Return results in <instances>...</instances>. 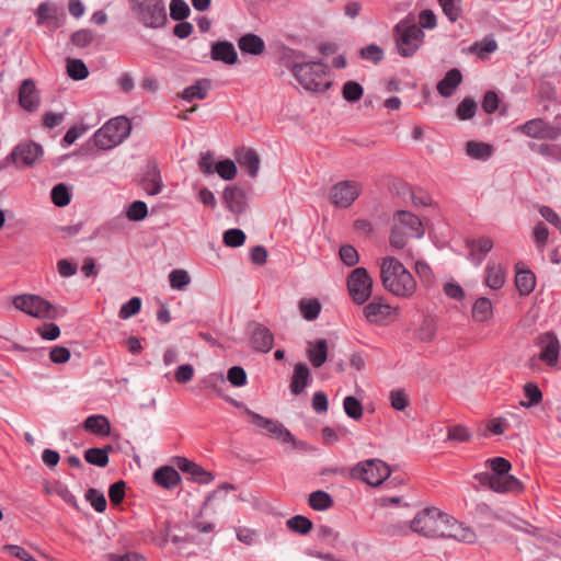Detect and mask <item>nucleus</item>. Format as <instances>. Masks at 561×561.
<instances>
[{"label": "nucleus", "instance_id": "26", "mask_svg": "<svg viewBox=\"0 0 561 561\" xmlns=\"http://www.w3.org/2000/svg\"><path fill=\"white\" fill-rule=\"evenodd\" d=\"M462 76L459 69L453 68L448 70L445 77L437 83V91L442 96H451L461 83Z\"/></svg>", "mask_w": 561, "mask_h": 561}, {"label": "nucleus", "instance_id": "60", "mask_svg": "<svg viewBox=\"0 0 561 561\" xmlns=\"http://www.w3.org/2000/svg\"><path fill=\"white\" fill-rule=\"evenodd\" d=\"M56 8L48 2L41 3L36 10L37 23L44 24L45 22L56 18Z\"/></svg>", "mask_w": 561, "mask_h": 561}, {"label": "nucleus", "instance_id": "58", "mask_svg": "<svg viewBox=\"0 0 561 561\" xmlns=\"http://www.w3.org/2000/svg\"><path fill=\"white\" fill-rule=\"evenodd\" d=\"M234 490V486L232 484H229V483H224L221 484L220 486H218L214 492H211L210 494H208L206 497H205V501L203 503V506L204 507H207L209 506L214 501H225L226 496H227V493L229 491H232Z\"/></svg>", "mask_w": 561, "mask_h": 561}, {"label": "nucleus", "instance_id": "32", "mask_svg": "<svg viewBox=\"0 0 561 561\" xmlns=\"http://www.w3.org/2000/svg\"><path fill=\"white\" fill-rule=\"evenodd\" d=\"M515 285L520 295H529L536 286V276L529 270L517 271Z\"/></svg>", "mask_w": 561, "mask_h": 561}, {"label": "nucleus", "instance_id": "7", "mask_svg": "<svg viewBox=\"0 0 561 561\" xmlns=\"http://www.w3.org/2000/svg\"><path fill=\"white\" fill-rule=\"evenodd\" d=\"M245 413L251 417L252 424L261 428L264 434H268L271 437L289 445L291 448L298 447L297 439L283 423L264 417L250 409H245Z\"/></svg>", "mask_w": 561, "mask_h": 561}, {"label": "nucleus", "instance_id": "37", "mask_svg": "<svg viewBox=\"0 0 561 561\" xmlns=\"http://www.w3.org/2000/svg\"><path fill=\"white\" fill-rule=\"evenodd\" d=\"M238 162L241 168L247 169L248 173L255 178L259 172L260 160L253 150H244L238 156Z\"/></svg>", "mask_w": 561, "mask_h": 561}, {"label": "nucleus", "instance_id": "23", "mask_svg": "<svg viewBox=\"0 0 561 561\" xmlns=\"http://www.w3.org/2000/svg\"><path fill=\"white\" fill-rule=\"evenodd\" d=\"M174 462L181 471L188 473L196 482L209 483L214 480V476L210 472L184 457L175 458Z\"/></svg>", "mask_w": 561, "mask_h": 561}, {"label": "nucleus", "instance_id": "51", "mask_svg": "<svg viewBox=\"0 0 561 561\" xmlns=\"http://www.w3.org/2000/svg\"><path fill=\"white\" fill-rule=\"evenodd\" d=\"M218 175L225 181H231L237 174V167L232 160L219 161L215 167Z\"/></svg>", "mask_w": 561, "mask_h": 561}, {"label": "nucleus", "instance_id": "3", "mask_svg": "<svg viewBox=\"0 0 561 561\" xmlns=\"http://www.w3.org/2000/svg\"><path fill=\"white\" fill-rule=\"evenodd\" d=\"M131 124L125 116L111 118L93 135V144L101 150H111L121 145L130 134Z\"/></svg>", "mask_w": 561, "mask_h": 561}, {"label": "nucleus", "instance_id": "13", "mask_svg": "<svg viewBox=\"0 0 561 561\" xmlns=\"http://www.w3.org/2000/svg\"><path fill=\"white\" fill-rule=\"evenodd\" d=\"M476 478L481 484L488 485L496 493H518L523 490V483L508 473L490 474L489 472H482L477 474Z\"/></svg>", "mask_w": 561, "mask_h": 561}, {"label": "nucleus", "instance_id": "24", "mask_svg": "<svg viewBox=\"0 0 561 561\" xmlns=\"http://www.w3.org/2000/svg\"><path fill=\"white\" fill-rule=\"evenodd\" d=\"M211 58L227 65H234L238 60L237 51L229 42H216L211 45Z\"/></svg>", "mask_w": 561, "mask_h": 561}, {"label": "nucleus", "instance_id": "54", "mask_svg": "<svg viewBox=\"0 0 561 561\" xmlns=\"http://www.w3.org/2000/svg\"><path fill=\"white\" fill-rule=\"evenodd\" d=\"M190 15V7L184 0H172L170 3V16L174 21H181Z\"/></svg>", "mask_w": 561, "mask_h": 561}, {"label": "nucleus", "instance_id": "53", "mask_svg": "<svg viewBox=\"0 0 561 561\" xmlns=\"http://www.w3.org/2000/svg\"><path fill=\"white\" fill-rule=\"evenodd\" d=\"M141 308V299L138 297H133L127 302L123 304L118 316L121 319H129L133 316L137 314Z\"/></svg>", "mask_w": 561, "mask_h": 561}, {"label": "nucleus", "instance_id": "25", "mask_svg": "<svg viewBox=\"0 0 561 561\" xmlns=\"http://www.w3.org/2000/svg\"><path fill=\"white\" fill-rule=\"evenodd\" d=\"M153 481L158 485L171 490L179 485L181 477L173 467L163 466L154 471Z\"/></svg>", "mask_w": 561, "mask_h": 561}, {"label": "nucleus", "instance_id": "36", "mask_svg": "<svg viewBox=\"0 0 561 561\" xmlns=\"http://www.w3.org/2000/svg\"><path fill=\"white\" fill-rule=\"evenodd\" d=\"M299 311L307 321L316 320L321 311V304L317 298H302L299 301Z\"/></svg>", "mask_w": 561, "mask_h": 561}, {"label": "nucleus", "instance_id": "45", "mask_svg": "<svg viewBox=\"0 0 561 561\" xmlns=\"http://www.w3.org/2000/svg\"><path fill=\"white\" fill-rule=\"evenodd\" d=\"M224 198L227 203L228 208L232 213H241L243 210L242 194L237 188H226Z\"/></svg>", "mask_w": 561, "mask_h": 561}, {"label": "nucleus", "instance_id": "49", "mask_svg": "<svg viewBox=\"0 0 561 561\" xmlns=\"http://www.w3.org/2000/svg\"><path fill=\"white\" fill-rule=\"evenodd\" d=\"M364 93L363 87L355 81H347L343 85L342 94L343 98L348 102L358 101Z\"/></svg>", "mask_w": 561, "mask_h": 561}, {"label": "nucleus", "instance_id": "31", "mask_svg": "<svg viewBox=\"0 0 561 561\" xmlns=\"http://www.w3.org/2000/svg\"><path fill=\"white\" fill-rule=\"evenodd\" d=\"M210 83L208 80H198L194 84L185 88L181 94L184 101L203 100L207 96Z\"/></svg>", "mask_w": 561, "mask_h": 561}, {"label": "nucleus", "instance_id": "52", "mask_svg": "<svg viewBox=\"0 0 561 561\" xmlns=\"http://www.w3.org/2000/svg\"><path fill=\"white\" fill-rule=\"evenodd\" d=\"M224 243L230 248L241 247L245 241V234L241 229H228L222 237Z\"/></svg>", "mask_w": 561, "mask_h": 561}, {"label": "nucleus", "instance_id": "42", "mask_svg": "<svg viewBox=\"0 0 561 561\" xmlns=\"http://www.w3.org/2000/svg\"><path fill=\"white\" fill-rule=\"evenodd\" d=\"M343 409L345 414L355 421L360 420L363 416V404L357 398L353 396H347L344 398Z\"/></svg>", "mask_w": 561, "mask_h": 561}, {"label": "nucleus", "instance_id": "18", "mask_svg": "<svg viewBox=\"0 0 561 561\" xmlns=\"http://www.w3.org/2000/svg\"><path fill=\"white\" fill-rule=\"evenodd\" d=\"M39 95L35 83L31 79H25L19 90V104L27 112H34L39 106Z\"/></svg>", "mask_w": 561, "mask_h": 561}, {"label": "nucleus", "instance_id": "14", "mask_svg": "<svg viewBox=\"0 0 561 561\" xmlns=\"http://www.w3.org/2000/svg\"><path fill=\"white\" fill-rule=\"evenodd\" d=\"M363 314L367 322L371 324H386L393 321L397 316V309L385 302L381 298H376L363 308Z\"/></svg>", "mask_w": 561, "mask_h": 561}, {"label": "nucleus", "instance_id": "63", "mask_svg": "<svg viewBox=\"0 0 561 561\" xmlns=\"http://www.w3.org/2000/svg\"><path fill=\"white\" fill-rule=\"evenodd\" d=\"M420 28L433 30L437 26V18L433 10L425 9L419 14Z\"/></svg>", "mask_w": 561, "mask_h": 561}, {"label": "nucleus", "instance_id": "30", "mask_svg": "<svg viewBox=\"0 0 561 561\" xmlns=\"http://www.w3.org/2000/svg\"><path fill=\"white\" fill-rule=\"evenodd\" d=\"M472 318L478 322H486L493 317L492 301L486 297H479L472 306Z\"/></svg>", "mask_w": 561, "mask_h": 561}, {"label": "nucleus", "instance_id": "4", "mask_svg": "<svg viewBox=\"0 0 561 561\" xmlns=\"http://www.w3.org/2000/svg\"><path fill=\"white\" fill-rule=\"evenodd\" d=\"M450 516L436 507L425 508L411 522V529L424 537H440Z\"/></svg>", "mask_w": 561, "mask_h": 561}, {"label": "nucleus", "instance_id": "61", "mask_svg": "<svg viewBox=\"0 0 561 561\" xmlns=\"http://www.w3.org/2000/svg\"><path fill=\"white\" fill-rule=\"evenodd\" d=\"M471 438L469 430L462 425H455L448 428L447 439L458 443L467 442Z\"/></svg>", "mask_w": 561, "mask_h": 561}, {"label": "nucleus", "instance_id": "1", "mask_svg": "<svg viewBox=\"0 0 561 561\" xmlns=\"http://www.w3.org/2000/svg\"><path fill=\"white\" fill-rule=\"evenodd\" d=\"M380 279L385 289L397 297L410 298L416 291L413 275L393 256L381 259Z\"/></svg>", "mask_w": 561, "mask_h": 561}, {"label": "nucleus", "instance_id": "41", "mask_svg": "<svg viewBox=\"0 0 561 561\" xmlns=\"http://www.w3.org/2000/svg\"><path fill=\"white\" fill-rule=\"evenodd\" d=\"M67 73L73 80H83L89 76V70L81 59L69 58L67 60Z\"/></svg>", "mask_w": 561, "mask_h": 561}, {"label": "nucleus", "instance_id": "29", "mask_svg": "<svg viewBox=\"0 0 561 561\" xmlns=\"http://www.w3.org/2000/svg\"><path fill=\"white\" fill-rule=\"evenodd\" d=\"M465 151L471 159L486 161L492 156L493 148L489 144L470 140L466 144Z\"/></svg>", "mask_w": 561, "mask_h": 561}, {"label": "nucleus", "instance_id": "20", "mask_svg": "<svg viewBox=\"0 0 561 561\" xmlns=\"http://www.w3.org/2000/svg\"><path fill=\"white\" fill-rule=\"evenodd\" d=\"M467 247L469 248L468 259L471 263L479 266L486 254L493 249V241L488 237L471 239L467 241Z\"/></svg>", "mask_w": 561, "mask_h": 561}, {"label": "nucleus", "instance_id": "16", "mask_svg": "<svg viewBox=\"0 0 561 561\" xmlns=\"http://www.w3.org/2000/svg\"><path fill=\"white\" fill-rule=\"evenodd\" d=\"M42 156L43 149L35 142L21 144L11 153V158L18 167H32Z\"/></svg>", "mask_w": 561, "mask_h": 561}, {"label": "nucleus", "instance_id": "34", "mask_svg": "<svg viewBox=\"0 0 561 561\" xmlns=\"http://www.w3.org/2000/svg\"><path fill=\"white\" fill-rule=\"evenodd\" d=\"M328 357V344L325 340H319L308 348V358L316 368L322 366Z\"/></svg>", "mask_w": 561, "mask_h": 561}, {"label": "nucleus", "instance_id": "8", "mask_svg": "<svg viewBox=\"0 0 561 561\" xmlns=\"http://www.w3.org/2000/svg\"><path fill=\"white\" fill-rule=\"evenodd\" d=\"M133 9L148 27L158 28L167 22V12L162 0H133Z\"/></svg>", "mask_w": 561, "mask_h": 561}, {"label": "nucleus", "instance_id": "55", "mask_svg": "<svg viewBox=\"0 0 561 561\" xmlns=\"http://www.w3.org/2000/svg\"><path fill=\"white\" fill-rule=\"evenodd\" d=\"M485 465L492 470L491 474L508 473L512 469L511 462L503 457L490 458L485 461Z\"/></svg>", "mask_w": 561, "mask_h": 561}, {"label": "nucleus", "instance_id": "44", "mask_svg": "<svg viewBox=\"0 0 561 561\" xmlns=\"http://www.w3.org/2000/svg\"><path fill=\"white\" fill-rule=\"evenodd\" d=\"M125 214L130 221L142 220L148 215L147 204L142 201H135L126 207Z\"/></svg>", "mask_w": 561, "mask_h": 561}, {"label": "nucleus", "instance_id": "17", "mask_svg": "<svg viewBox=\"0 0 561 561\" xmlns=\"http://www.w3.org/2000/svg\"><path fill=\"white\" fill-rule=\"evenodd\" d=\"M505 282L506 266L494 261H489L484 268L483 284L492 290H499L504 286Z\"/></svg>", "mask_w": 561, "mask_h": 561}, {"label": "nucleus", "instance_id": "62", "mask_svg": "<svg viewBox=\"0 0 561 561\" xmlns=\"http://www.w3.org/2000/svg\"><path fill=\"white\" fill-rule=\"evenodd\" d=\"M390 404L397 411H403L408 407V397L402 389H393L389 394Z\"/></svg>", "mask_w": 561, "mask_h": 561}, {"label": "nucleus", "instance_id": "64", "mask_svg": "<svg viewBox=\"0 0 561 561\" xmlns=\"http://www.w3.org/2000/svg\"><path fill=\"white\" fill-rule=\"evenodd\" d=\"M317 536L319 540L327 543H334L340 537L339 533L328 525H320L317 529Z\"/></svg>", "mask_w": 561, "mask_h": 561}, {"label": "nucleus", "instance_id": "59", "mask_svg": "<svg viewBox=\"0 0 561 561\" xmlns=\"http://www.w3.org/2000/svg\"><path fill=\"white\" fill-rule=\"evenodd\" d=\"M85 499H87V501L90 502V504L96 512L103 513L105 511V508H106L105 496L98 490L89 489L85 494Z\"/></svg>", "mask_w": 561, "mask_h": 561}, {"label": "nucleus", "instance_id": "50", "mask_svg": "<svg viewBox=\"0 0 561 561\" xmlns=\"http://www.w3.org/2000/svg\"><path fill=\"white\" fill-rule=\"evenodd\" d=\"M51 201L56 206L64 207L70 203V193L65 184H57L51 190Z\"/></svg>", "mask_w": 561, "mask_h": 561}, {"label": "nucleus", "instance_id": "35", "mask_svg": "<svg viewBox=\"0 0 561 561\" xmlns=\"http://www.w3.org/2000/svg\"><path fill=\"white\" fill-rule=\"evenodd\" d=\"M438 4L450 23L457 22L463 15L462 0H438Z\"/></svg>", "mask_w": 561, "mask_h": 561}, {"label": "nucleus", "instance_id": "48", "mask_svg": "<svg viewBox=\"0 0 561 561\" xmlns=\"http://www.w3.org/2000/svg\"><path fill=\"white\" fill-rule=\"evenodd\" d=\"M169 282L172 289L182 290L190 284L191 278L184 270H173L169 274Z\"/></svg>", "mask_w": 561, "mask_h": 561}, {"label": "nucleus", "instance_id": "5", "mask_svg": "<svg viewBox=\"0 0 561 561\" xmlns=\"http://www.w3.org/2000/svg\"><path fill=\"white\" fill-rule=\"evenodd\" d=\"M394 33L397 50L404 58L413 56L419 50L425 36L419 26L407 21H400L394 27Z\"/></svg>", "mask_w": 561, "mask_h": 561}, {"label": "nucleus", "instance_id": "40", "mask_svg": "<svg viewBox=\"0 0 561 561\" xmlns=\"http://www.w3.org/2000/svg\"><path fill=\"white\" fill-rule=\"evenodd\" d=\"M549 229L543 222H538L533 229V241L538 252L543 256L545 249L549 241Z\"/></svg>", "mask_w": 561, "mask_h": 561}, {"label": "nucleus", "instance_id": "10", "mask_svg": "<svg viewBox=\"0 0 561 561\" xmlns=\"http://www.w3.org/2000/svg\"><path fill=\"white\" fill-rule=\"evenodd\" d=\"M347 289L357 305L366 302L373 294V279L365 267H356L347 278Z\"/></svg>", "mask_w": 561, "mask_h": 561}, {"label": "nucleus", "instance_id": "46", "mask_svg": "<svg viewBox=\"0 0 561 561\" xmlns=\"http://www.w3.org/2000/svg\"><path fill=\"white\" fill-rule=\"evenodd\" d=\"M84 459L91 465L105 467L108 463V454L104 448H89L84 453Z\"/></svg>", "mask_w": 561, "mask_h": 561}, {"label": "nucleus", "instance_id": "9", "mask_svg": "<svg viewBox=\"0 0 561 561\" xmlns=\"http://www.w3.org/2000/svg\"><path fill=\"white\" fill-rule=\"evenodd\" d=\"M363 188V183L358 180L339 181L331 187V202L339 208H348L360 196Z\"/></svg>", "mask_w": 561, "mask_h": 561}, {"label": "nucleus", "instance_id": "11", "mask_svg": "<svg viewBox=\"0 0 561 561\" xmlns=\"http://www.w3.org/2000/svg\"><path fill=\"white\" fill-rule=\"evenodd\" d=\"M353 473L367 484L377 486L390 476V469L386 462L379 459H370L358 463Z\"/></svg>", "mask_w": 561, "mask_h": 561}, {"label": "nucleus", "instance_id": "27", "mask_svg": "<svg viewBox=\"0 0 561 561\" xmlns=\"http://www.w3.org/2000/svg\"><path fill=\"white\" fill-rule=\"evenodd\" d=\"M310 371L306 364L298 363L295 365L294 374L290 381V390L294 394H300L310 383Z\"/></svg>", "mask_w": 561, "mask_h": 561}, {"label": "nucleus", "instance_id": "19", "mask_svg": "<svg viewBox=\"0 0 561 561\" xmlns=\"http://www.w3.org/2000/svg\"><path fill=\"white\" fill-rule=\"evenodd\" d=\"M540 343V359L549 366L557 365L560 354V342L557 335L548 332L541 336Z\"/></svg>", "mask_w": 561, "mask_h": 561}, {"label": "nucleus", "instance_id": "12", "mask_svg": "<svg viewBox=\"0 0 561 561\" xmlns=\"http://www.w3.org/2000/svg\"><path fill=\"white\" fill-rule=\"evenodd\" d=\"M520 133L534 139L554 140L561 136V127L552 126L542 118H533L515 127Z\"/></svg>", "mask_w": 561, "mask_h": 561}, {"label": "nucleus", "instance_id": "56", "mask_svg": "<svg viewBox=\"0 0 561 561\" xmlns=\"http://www.w3.org/2000/svg\"><path fill=\"white\" fill-rule=\"evenodd\" d=\"M227 380L233 387H243L247 385L248 376L241 366H232L227 373Z\"/></svg>", "mask_w": 561, "mask_h": 561}, {"label": "nucleus", "instance_id": "22", "mask_svg": "<svg viewBox=\"0 0 561 561\" xmlns=\"http://www.w3.org/2000/svg\"><path fill=\"white\" fill-rule=\"evenodd\" d=\"M251 343L255 351L267 353L274 344L273 333L262 324H254L251 329Z\"/></svg>", "mask_w": 561, "mask_h": 561}, {"label": "nucleus", "instance_id": "39", "mask_svg": "<svg viewBox=\"0 0 561 561\" xmlns=\"http://www.w3.org/2000/svg\"><path fill=\"white\" fill-rule=\"evenodd\" d=\"M308 503L314 511H327L333 505L331 495L324 491H314L309 495Z\"/></svg>", "mask_w": 561, "mask_h": 561}, {"label": "nucleus", "instance_id": "47", "mask_svg": "<svg viewBox=\"0 0 561 561\" xmlns=\"http://www.w3.org/2000/svg\"><path fill=\"white\" fill-rule=\"evenodd\" d=\"M524 394L526 400L519 402V405L524 408H531L533 405L538 404L542 399L541 391L535 383H526L524 387Z\"/></svg>", "mask_w": 561, "mask_h": 561}, {"label": "nucleus", "instance_id": "38", "mask_svg": "<svg viewBox=\"0 0 561 561\" xmlns=\"http://www.w3.org/2000/svg\"><path fill=\"white\" fill-rule=\"evenodd\" d=\"M497 49V43L492 35L484 37L481 42H477L470 46V51L479 58L485 59L490 54Z\"/></svg>", "mask_w": 561, "mask_h": 561}, {"label": "nucleus", "instance_id": "33", "mask_svg": "<svg viewBox=\"0 0 561 561\" xmlns=\"http://www.w3.org/2000/svg\"><path fill=\"white\" fill-rule=\"evenodd\" d=\"M85 430L100 436H107L111 432L108 420L104 415H90L84 421Z\"/></svg>", "mask_w": 561, "mask_h": 561}, {"label": "nucleus", "instance_id": "15", "mask_svg": "<svg viewBox=\"0 0 561 561\" xmlns=\"http://www.w3.org/2000/svg\"><path fill=\"white\" fill-rule=\"evenodd\" d=\"M393 226L414 238H422L425 232L420 218L407 210H399L394 214Z\"/></svg>", "mask_w": 561, "mask_h": 561}, {"label": "nucleus", "instance_id": "43", "mask_svg": "<svg viewBox=\"0 0 561 561\" xmlns=\"http://www.w3.org/2000/svg\"><path fill=\"white\" fill-rule=\"evenodd\" d=\"M287 527L299 535H306L312 529V522L302 516L296 515L286 522Z\"/></svg>", "mask_w": 561, "mask_h": 561}, {"label": "nucleus", "instance_id": "28", "mask_svg": "<svg viewBox=\"0 0 561 561\" xmlns=\"http://www.w3.org/2000/svg\"><path fill=\"white\" fill-rule=\"evenodd\" d=\"M242 53L251 55H260L265 49L264 41L255 34H245L238 42Z\"/></svg>", "mask_w": 561, "mask_h": 561}, {"label": "nucleus", "instance_id": "6", "mask_svg": "<svg viewBox=\"0 0 561 561\" xmlns=\"http://www.w3.org/2000/svg\"><path fill=\"white\" fill-rule=\"evenodd\" d=\"M13 306L37 319L50 320L56 318L55 306L37 295H19L13 299Z\"/></svg>", "mask_w": 561, "mask_h": 561}, {"label": "nucleus", "instance_id": "21", "mask_svg": "<svg viewBox=\"0 0 561 561\" xmlns=\"http://www.w3.org/2000/svg\"><path fill=\"white\" fill-rule=\"evenodd\" d=\"M442 538H453L459 542L472 543L476 541L477 536L470 527L463 526L450 517V522H447Z\"/></svg>", "mask_w": 561, "mask_h": 561}, {"label": "nucleus", "instance_id": "57", "mask_svg": "<svg viewBox=\"0 0 561 561\" xmlns=\"http://www.w3.org/2000/svg\"><path fill=\"white\" fill-rule=\"evenodd\" d=\"M342 262L347 266H355L359 261L357 250L351 244H344L339 251Z\"/></svg>", "mask_w": 561, "mask_h": 561}, {"label": "nucleus", "instance_id": "2", "mask_svg": "<svg viewBox=\"0 0 561 561\" xmlns=\"http://www.w3.org/2000/svg\"><path fill=\"white\" fill-rule=\"evenodd\" d=\"M291 72L307 91L324 92L331 85L328 77V67L322 62H296L291 68Z\"/></svg>", "mask_w": 561, "mask_h": 561}]
</instances>
